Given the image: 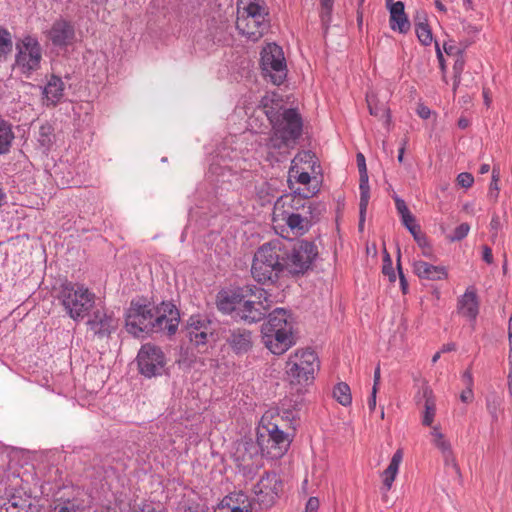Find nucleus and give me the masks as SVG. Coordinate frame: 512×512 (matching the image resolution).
<instances>
[{
	"label": "nucleus",
	"instance_id": "nucleus-1",
	"mask_svg": "<svg viewBox=\"0 0 512 512\" xmlns=\"http://www.w3.org/2000/svg\"><path fill=\"white\" fill-rule=\"evenodd\" d=\"M277 411H266L260 420V426L257 432V443L246 442L244 444L245 453L243 462L251 460L252 463L240 464L249 471L256 470L262 466V457L269 459H280L288 451L292 438L284 432L282 425L273 422Z\"/></svg>",
	"mask_w": 512,
	"mask_h": 512
},
{
	"label": "nucleus",
	"instance_id": "nucleus-2",
	"mask_svg": "<svg viewBox=\"0 0 512 512\" xmlns=\"http://www.w3.org/2000/svg\"><path fill=\"white\" fill-rule=\"evenodd\" d=\"M273 96L263 97L261 103L264 113L269 119L273 134L270 137L267 147L274 150H287L291 144L295 143L302 132V119L295 109H285L283 111L274 108H268V102L273 101Z\"/></svg>",
	"mask_w": 512,
	"mask_h": 512
},
{
	"label": "nucleus",
	"instance_id": "nucleus-3",
	"mask_svg": "<svg viewBox=\"0 0 512 512\" xmlns=\"http://www.w3.org/2000/svg\"><path fill=\"white\" fill-rule=\"evenodd\" d=\"M262 342L274 355H282L296 344L294 319L284 308L269 313L261 327Z\"/></svg>",
	"mask_w": 512,
	"mask_h": 512
},
{
	"label": "nucleus",
	"instance_id": "nucleus-4",
	"mask_svg": "<svg viewBox=\"0 0 512 512\" xmlns=\"http://www.w3.org/2000/svg\"><path fill=\"white\" fill-rule=\"evenodd\" d=\"M282 240L275 239L261 245L255 252L251 266L253 278L262 284L274 283L284 274Z\"/></svg>",
	"mask_w": 512,
	"mask_h": 512
},
{
	"label": "nucleus",
	"instance_id": "nucleus-5",
	"mask_svg": "<svg viewBox=\"0 0 512 512\" xmlns=\"http://www.w3.org/2000/svg\"><path fill=\"white\" fill-rule=\"evenodd\" d=\"M236 28L251 41H258L269 29L264 0H238Z\"/></svg>",
	"mask_w": 512,
	"mask_h": 512
},
{
	"label": "nucleus",
	"instance_id": "nucleus-6",
	"mask_svg": "<svg viewBox=\"0 0 512 512\" xmlns=\"http://www.w3.org/2000/svg\"><path fill=\"white\" fill-rule=\"evenodd\" d=\"M282 265L284 274L300 277L312 269L318 256L317 246L313 242L282 240Z\"/></svg>",
	"mask_w": 512,
	"mask_h": 512
},
{
	"label": "nucleus",
	"instance_id": "nucleus-7",
	"mask_svg": "<svg viewBox=\"0 0 512 512\" xmlns=\"http://www.w3.org/2000/svg\"><path fill=\"white\" fill-rule=\"evenodd\" d=\"M320 361L315 351L297 349L292 352L285 364V374L291 385L305 387L314 382Z\"/></svg>",
	"mask_w": 512,
	"mask_h": 512
},
{
	"label": "nucleus",
	"instance_id": "nucleus-8",
	"mask_svg": "<svg viewBox=\"0 0 512 512\" xmlns=\"http://www.w3.org/2000/svg\"><path fill=\"white\" fill-rule=\"evenodd\" d=\"M58 299L69 317L79 321L94 307L96 295L83 284L65 282L61 285Z\"/></svg>",
	"mask_w": 512,
	"mask_h": 512
},
{
	"label": "nucleus",
	"instance_id": "nucleus-9",
	"mask_svg": "<svg viewBox=\"0 0 512 512\" xmlns=\"http://www.w3.org/2000/svg\"><path fill=\"white\" fill-rule=\"evenodd\" d=\"M14 70L29 78L35 71L40 69L42 61V48L37 38L25 35L18 39L15 44Z\"/></svg>",
	"mask_w": 512,
	"mask_h": 512
},
{
	"label": "nucleus",
	"instance_id": "nucleus-10",
	"mask_svg": "<svg viewBox=\"0 0 512 512\" xmlns=\"http://www.w3.org/2000/svg\"><path fill=\"white\" fill-rule=\"evenodd\" d=\"M154 308L151 303L131 301L125 314V328L134 337L140 338L154 331Z\"/></svg>",
	"mask_w": 512,
	"mask_h": 512
},
{
	"label": "nucleus",
	"instance_id": "nucleus-11",
	"mask_svg": "<svg viewBox=\"0 0 512 512\" xmlns=\"http://www.w3.org/2000/svg\"><path fill=\"white\" fill-rule=\"evenodd\" d=\"M297 201L296 196L287 195L280 197L274 205V219H280L286 223L291 232L296 236H302L309 231L312 226L311 220L296 212L297 206L293 202Z\"/></svg>",
	"mask_w": 512,
	"mask_h": 512
},
{
	"label": "nucleus",
	"instance_id": "nucleus-12",
	"mask_svg": "<svg viewBox=\"0 0 512 512\" xmlns=\"http://www.w3.org/2000/svg\"><path fill=\"white\" fill-rule=\"evenodd\" d=\"M261 68L264 76L275 85H280L287 76V65L283 50L275 43L267 44L261 52Z\"/></svg>",
	"mask_w": 512,
	"mask_h": 512
},
{
	"label": "nucleus",
	"instance_id": "nucleus-13",
	"mask_svg": "<svg viewBox=\"0 0 512 512\" xmlns=\"http://www.w3.org/2000/svg\"><path fill=\"white\" fill-rule=\"evenodd\" d=\"M137 362L140 373L147 377H155L163 374L166 366V357L160 347L147 343L142 345Z\"/></svg>",
	"mask_w": 512,
	"mask_h": 512
},
{
	"label": "nucleus",
	"instance_id": "nucleus-14",
	"mask_svg": "<svg viewBox=\"0 0 512 512\" xmlns=\"http://www.w3.org/2000/svg\"><path fill=\"white\" fill-rule=\"evenodd\" d=\"M154 331L174 335L180 322L178 309L171 302H162L154 308Z\"/></svg>",
	"mask_w": 512,
	"mask_h": 512
},
{
	"label": "nucleus",
	"instance_id": "nucleus-15",
	"mask_svg": "<svg viewBox=\"0 0 512 512\" xmlns=\"http://www.w3.org/2000/svg\"><path fill=\"white\" fill-rule=\"evenodd\" d=\"M282 488V480L276 473H266L254 486L257 502L265 508L271 507L278 499Z\"/></svg>",
	"mask_w": 512,
	"mask_h": 512
},
{
	"label": "nucleus",
	"instance_id": "nucleus-16",
	"mask_svg": "<svg viewBox=\"0 0 512 512\" xmlns=\"http://www.w3.org/2000/svg\"><path fill=\"white\" fill-rule=\"evenodd\" d=\"M0 512H39L30 498L14 488H0Z\"/></svg>",
	"mask_w": 512,
	"mask_h": 512
},
{
	"label": "nucleus",
	"instance_id": "nucleus-17",
	"mask_svg": "<svg viewBox=\"0 0 512 512\" xmlns=\"http://www.w3.org/2000/svg\"><path fill=\"white\" fill-rule=\"evenodd\" d=\"M185 334L193 345H205L214 334L212 321L206 315H192L185 326Z\"/></svg>",
	"mask_w": 512,
	"mask_h": 512
},
{
	"label": "nucleus",
	"instance_id": "nucleus-18",
	"mask_svg": "<svg viewBox=\"0 0 512 512\" xmlns=\"http://www.w3.org/2000/svg\"><path fill=\"white\" fill-rule=\"evenodd\" d=\"M311 170L305 167L291 165L288 172V182L290 185L293 181L307 186L303 191L295 190L292 196L297 197V202L314 196L319 191L318 180L310 175ZM292 189V187L290 186Z\"/></svg>",
	"mask_w": 512,
	"mask_h": 512
},
{
	"label": "nucleus",
	"instance_id": "nucleus-19",
	"mask_svg": "<svg viewBox=\"0 0 512 512\" xmlns=\"http://www.w3.org/2000/svg\"><path fill=\"white\" fill-rule=\"evenodd\" d=\"M262 297L264 298V302L245 300L243 296H241V304H239L235 316L249 323L260 321L266 314L267 310L270 308L267 292L263 289H260L258 298Z\"/></svg>",
	"mask_w": 512,
	"mask_h": 512
},
{
	"label": "nucleus",
	"instance_id": "nucleus-20",
	"mask_svg": "<svg viewBox=\"0 0 512 512\" xmlns=\"http://www.w3.org/2000/svg\"><path fill=\"white\" fill-rule=\"evenodd\" d=\"M89 330L98 337L110 335L119 326V320L112 311L96 309L87 321Z\"/></svg>",
	"mask_w": 512,
	"mask_h": 512
},
{
	"label": "nucleus",
	"instance_id": "nucleus-21",
	"mask_svg": "<svg viewBox=\"0 0 512 512\" xmlns=\"http://www.w3.org/2000/svg\"><path fill=\"white\" fill-rule=\"evenodd\" d=\"M412 269L420 279L429 281L446 280L449 276L448 270L443 265H434L421 259L412 262Z\"/></svg>",
	"mask_w": 512,
	"mask_h": 512
},
{
	"label": "nucleus",
	"instance_id": "nucleus-22",
	"mask_svg": "<svg viewBox=\"0 0 512 512\" xmlns=\"http://www.w3.org/2000/svg\"><path fill=\"white\" fill-rule=\"evenodd\" d=\"M458 313L467 320L474 322L479 313V301L474 287H468L457 301Z\"/></svg>",
	"mask_w": 512,
	"mask_h": 512
},
{
	"label": "nucleus",
	"instance_id": "nucleus-23",
	"mask_svg": "<svg viewBox=\"0 0 512 512\" xmlns=\"http://www.w3.org/2000/svg\"><path fill=\"white\" fill-rule=\"evenodd\" d=\"M387 8L390 13V28L393 31H397L401 34H406L410 29V22L404 11V3L402 1H396L395 4L387 6Z\"/></svg>",
	"mask_w": 512,
	"mask_h": 512
},
{
	"label": "nucleus",
	"instance_id": "nucleus-24",
	"mask_svg": "<svg viewBox=\"0 0 512 512\" xmlns=\"http://www.w3.org/2000/svg\"><path fill=\"white\" fill-rule=\"evenodd\" d=\"M65 84L58 76H51L45 86L42 88L44 103L49 106L57 105L64 96Z\"/></svg>",
	"mask_w": 512,
	"mask_h": 512
},
{
	"label": "nucleus",
	"instance_id": "nucleus-25",
	"mask_svg": "<svg viewBox=\"0 0 512 512\" xmlns=\"http://www.w3.org/2000/svg\"><path fill=\"white\" fill-rule=\"evenodd\" d=\"M227 343L236 354L247 353L253 345L252 334L245 329H235L230 332Z\"/></svg>",
	"mask_w": 512,
	"mask_h": 512
},
{
	"label": "nucleus",
	"instance_id": "nucleus-26",
	"mask_svg": "<svg viewBox=\"0 0 512 512\" xmlns=\"http://www.w3.org/2000/svg\"><path fill=\"white\" fill-rule=\"evenodd\" d=\"M74 37L73 27L66 21H56L49 31V38L54 45L63 46L71 42Z\"/></svg>",
	"mask_w": 512,
	"mask_h": 512
},
{
	"label": "nucleus",
	"instance_id": "nucleus-27",
	"mask_svg": "<svg viewBox=\"0 0 512 512\" xmlns=\"http://www.w3.org/2000/svg\"><path fill=\"white\" fill-rule=\"evenodd\" d=\"M35 138L38 149L43 154H48L53 149L56 141L54 128L49 123L41 124Z\"/></svg>",
	"mask_w": 512,
	"mask_h": 512
},
{
	"label": "nucleus",
	"instance_id": "nucleus-28",
	"mask_svg": "<svg viewBox=\"0 0 512 512\" xmlns=\"http://www.w3.org/2000/svg\"><path fill=\"white\" fill-rule=\"evenodd\" d=\"M356 160L360 174L359 190L360 194H362V210H364L370 199L369 177L364 155L362 153H358Z\"/></svg>",
	"mask_w": 512,
	"mask_h": 512
},
{
	"label": "nucleus",
	"instance_id": "nucleus-29",
	"mask_svg": "<svg viewBox=\"0 0 512 512\" xmlns=\"http://www.w3.org/2000/svg\"><path fill=\"white\" fill-rule=\"evenodd\" d=\"M402 459L403 452L399 449L393 454L388 467L382 473L383 486L387 491L392 488L393 482L399 472Z\"/></svg>",
	"mask_w": 512,
	"mask_h": 512
},
{
	"label": "nucleus",
	"instance_id": "nucleus-30",
	"mask_svg": "<svg viewBox=\"0 0 512 512\" xmlns=\"http://www.w3.org/2000/svg\"><path fill=\"white\" fill-rule=\"evenodd\" d=\"M241 304V295L237 293L220 292L217 296V307L225 314L236 313Z\"/></svg>",
	"mask_w": 512,
	"mask_h": 512
},
{
	"label": "nucleus",
	"instance_id": "nucleus-31",
	"mask_svg": "<svg viewBox=\"0 0 512 512\" xmlns=\"http://www.w3.org/2000/svg\"><path fill=\"white\" fill-rule=\"evenodd\" d=\"M429 435L431 444L439 450L442 456L453 451L450 440L442 433L440 426H433Z\"/></svg>",
	"mask_w": 512,
	"mask_h": 512
},
{
	"label": "nucleus",
	"instance_id": "nucleus-32",
	"mask_svg": "<svg viewBox=\"0 0 512 512\" xmlns=\"http://www.w3.org/2000/svg\"><path fill=\"white\" fill-rule=\"evenodd\" d=\"M15 134L12 125L5 120H0V155L10 152Z\"/></svg>",
	"mask_w": 512,
	"mask_h": 512
},
{
	"label": "nucleus",
	"instance_id": "nucleus-33",
	"mask_svg": "<svg viewBox=\"0 0 512 512\" xmlns=\"http://www.w3.org/2000/svg\"><path fill=\"white\" fill-rule=\"evenodd\" d=\"M366 101L368 105V109L371 115L383 118L385 120V124L388 126L391 121V116L389 109L385 104H379L374 93H368L366 95Z\"/></svg>",
	"mask_w": 512,
	"mask_h": 512
},
{
	"label": "nucleus",
	"instance_id": "nucleus-34",
	"mask_svg": "<svg viewBox=\"0 0 512 512\" xmlns=\"http://www.w3.org/2000/svg\"><path fill=\"white\" fill-rule=\"evenodd\" d=\"M219 503L227 505L229 507L238 506L242 510H251V501L249 497L241 491L232 492L226 495Z\"/></svg>",
	"mask_w": 512,
	"mask_h": 512
},
{
	"label": "nucleus",
	"instance_id": "nucleus-35",
	"mask_svg": "<svg viewBox=\"0 0 512 512\" xmlns=\"http://www.w3.org/2000/svg\"><path fill=\"white\" fill-rule=\"evenodd\" d=\"M268 411H277L275 413L273 422H278L283 426L292 424L297 417L298 412L295 408H285V403L283 402L280 407L277 408H271Z\"/></svg>",
	"mask_w": 512,
	"mask_h": 512
},
{
	"label": "nucleus",
	"instance_id": "nucleus-36",
	"mask_svg": "<svg viewBox=\"0 0 512 512\" xmlns=\"http://www.w3.org/2000/svg\"><path fill=\"white\" fill-rule=\"evenodd\" d=\"M333 398L342 406L348 407L352 403L350 387L345 382L337 383L332 391Z\"/></svg>",
	"mask_w": 512,
	"mask_h": 512
},
{
	"label": "nucleus",
	"instance_id": "nucleus-37",
	"mask_svg": "<svg viewBox=\"0 0 512 512\" xmlns=\"http://www.w3.org/2000/svg\"><path fill=\"white\" fill-rule=\"evenodd\" d=\"M425 405H424V411L422 414V424L424 426L433 427L432 424L434 422V418L436 415V404L434 398L431 396V392L425 391Z\"/></svg>",
	"mask_w": 512,
	"mask_h": 512
},
{
	"label": "nucleus",
	"instance_id": "nucleus-38",
	"mask_svg": "<svg viewBox=\"0 0 512 512\" xmlns=\"http://www.w3.org/2000/svg\"><path fill=\"white\" fill-rule=\"evenodd\" d=\"M291 165L305 167L314 173L317 166L315 154L311 151H301L294 157Z\"/></svg>",
	"mask_w": 512,
	"mask_h": 512
},
{
	"label": "nucleus",
	"instance_id": "nucleus-39",
	"mask_svg": "<svg viewBox=\"0 0 512 512\" xmlns=\"http://www.w3.org/2000/svg\"><path fill=\"white\" fill-rule=\"evenodd\" d=\"M415 33L419 42L424 46H429L433 42V34L427 23L419 22L415 24Z\"/></svg>",
	"mask_w": 512,
	"mask_h": 512
},
{
	"label": "nucleus",
	"instance_id": "nucleus-40",
	"mask_svg": "<svg viewBox=\"0 0 512 512\" xmlns=\"http://www.w3.org/2000/svg\"><path fill=\"white\" fill-rule=\"evenodd\" d=\"M12 50V37L9 31L0 27V58Z\"/></svg>",
	"mask_w": 512,
	"mask_h": 512
},
{
	"label": "nucleus",
	"instance_id": "nucleus-41",
	"mask_svg": "<svg viewBox=\"0 0 512 512\" xmlns=\"http://www.w3.org/2000/svg\"><path fill=\"white\" fill-rule=\"evenodd\" d=\"M321 12L320 17L324 25H328L331 21L334 0H320Z\"/></svg>",
	"mask_w": 512,
	"mask_h": 512
},
{
	"label": "nucleus",
	"instance_id": "nucleus-42",
	"mask_svg": "<svg viewBox=\"0 0 512 512\" xmlns=\"http://www.w3.org/2000/svg\"><path fill=\"white\" fill-rule=\"evenodd\" d=\"M415 242L422 249V255L428 258L433 257V249L430 242L424 233L414 237Z\"/></svg>",
	"mask_w": 512,
	"mask_h": 512
},
{
	"label": "nucleus",
	"instance_id": "nucleus-43",
	"mask_svg": "<svg viewBox=\"0 0 512 512\" xmlns=\"http://www.w3.org/2000/svg\"><path fill=\"white\" fill-rule=\"evenodd\" d=\"M465 66V60L463 58V55H458L457 59L454 62L453 65V72H454V90L458 87L461 81V74L464 70Z\"/></svg>",
	"mask_w": 512,
	"mask_h": 512
},
{
	"label": "nucleus",
	"instance_id": "nucleus-44",
	"mask_svg": "<svg viewBox=\"0 0 512 512\" xmlns=\"http://www.w3.org/2000/svg\"><path fill=\"white\" fill-rule=\"evenodd\" d=\"M469 231L470 225L468 223H462L454 229L453 233L448 236V239L451 242L461 241L468 235Z\"/></svg>",
	"mask_w": 512,
	"mask_h": 512
},
{
	"label": "nucleus",
	"instance_id": "nucleus-45",
	"mask_svg": "<svg viewBox=\"0 0 512 512\" xmlns=\"http://www.w3.org/2000/svg\"><path fill=\"white\" fill-rule=\"evenodd\" d=\"M401 222L406 227V229L411 233L413 238L415 237V235L418 236L422 233L420 225L417 223L413 215H410L408 218L401 220Z\"/></svg>",
	"mask_w": 512,
	"mask_h": 512
},
{
	"label": "nucleus",
	"instance_id": "nucleus-46",
	"mask_svg": "<svg viewBox=\"0 0 512 512\" xmlns=\"http://www.w3.org/2000/svg\"><path fill=\"white\" fill-rule=\"evenodd\" d=\"M487 410L494 420L498 418V410L501 406V399L497 396L488 398L486 401Z\"/></svg>",
	"mask_w": 512,
	"mask_h": 512
},
{
	"label": "nucleus",
	"instance_id": "nucleus-47",
	"mask_svg": "<svg viewBox=\"0 0 512 512\" xmlns=\"http://www.w3.org/2000/svg\"><path fill=\"white\" fill-rule=\"evenodd\" d=\"M394 200H395V206H396L397 212L400 215L401 220L408 218L410 215H412V213L408 209V207L403 199H401L398 196H395Z\"/></svg>",
	"mask_w": 512,
	"mask_h": 512
},
{
	"label": "nucleus",
	"instance_id": "nucleus-48",
	"mask_svg": "<svg viewBox=\"0 0 512 512\" xmlns=\"http://www.w3.org/2000/svg\"><path fill=\"white\" fill-rule=\"evenodd\" d=\"M443 458V461H444V465L447 467V468H451L453 469V471L458 475L460 476V468L457 464V461H456V458H455V455H454V452H450L444 456H442Z\"/></svg>",
	"mask_w": 512,
	"mask_h": 512
},
{
	"label": "nucleus",
	"instance_id": "nucleus-49",
	"mask_svg": "<svg viewBox=\"0 0 512 512\" xmlns=\"http://www.w3.org/2000/svg\"><path fill=\"white\" fill-rule=\"evenodd\" d=\"M474 183V177L471 173L462 172L457 176V184L463 188H470Z\"/></svg>",
	"mask_w": 512,
	"mask_h": 512
},
{
	"label": "nucleus",
	"instance_id": "nucleus-50",
	"mask_svg": "<svg viewBox=\"0 0 512 512\" xmlns=\"http://www.w3.org/2000/svg\"><path fill=\"white\" fill-rule=\"evenodd\" d=\"M498 194H499L498 175L496 174V171L493 170L492 181L490 183V188H489V196L493 199H497Z\"/></svg>",
	"mask_w": 512,
	"mask_h": 512
},
{
	"label": "nucleus",
	"instance_id": "nucleus-51",
	"mask_svg": "<svg viewBox=\"0 0 512 512\" xmlns=\"http://www.w3.org/2000/svg\"><path fill=\"white\" fill-rule=\"evenodd\" d=\"M50 512H76V510L70 502H63L56 504Z\"/></svg>",
	"mask_w": 512,
	"mask_h": 512
},
{
	"label": "nucleus",
	"instance_id": "nucleus-52",
	"mask_svg": "<svg viewBox=\"0 0 512 512\" xmlns=\"http://www.w3.org/2000/svg\"><path fill=\"white\" fill-rule=\"evenodd\" d=\"M489 226H490L491 236L494 239L497 236L498 231L501 229V221H500L499 216L494 215L490 221Z\"/></svg>",
	"mask_w": 512,
	"mask_h": 512
},
{
	"label": "nucleus",
	"instance_id": "nucleus-53",
	"mask_svg": "<svg viewBox=\"0 0 512 512\" xmlns=\"http://www.w3.org/2000/svg\"><path fill=\"white\" fill-rule=\"evenodd\" d=\"M435 50H436L437 59L439 61L440 69L443 72V79H444V81H446V77H445V72H446L445 60H444L443 53H442V51L440 49V46H439L437 41H435Z\"/></svg>",
	"mask_w": 512,
	"mask_h": 512
},
{
	"label": "nucleus",
	"instance_id": "nucleus-54",
	"mask_svg": "<svg viewBox=\"0 0 512 512\" xmlns=\"http://www.w3.org/2000/svg\"><path fill=\"white\" fill-rule=\"evenodd\" d=\"M443 49L447 55H460L462 51L454 45L453 41H447L443 44Z\"/></svg>",
	"mask_w": 512,
	"mask_h": 512
},
{
	"label": "nucleus",
	"instance_id": "nucleus-55",
	"mask_svg": "<svg viewBox=\"0 0 512 512\" xmlns=\"http://www.w3.org/2000/svg\"><path fill=\"white\" fill-rule=\"evenodd\" d=\"M215 512H252V511L250 509L242 510L238 506L229 507L227 505L218 503V505L215 509Z\"/></svg>",
	"mask_w": 512,
	"mask_h": 512
},
{
	"label": "nucleus",
	"instance_id": "nucleus-56",
	"mask_svg": "<svg viewBox=\"0 0 512 512\" xmlns=\"http://www.w3.org/2000/svg\"><path fill=\"white\" fill-rule=\"evenodd\" d=\"M319 506V499L317 497H310L306 503L305 512H318Z\"/></svg>",
	"mask_w": 512,
	"mask_h": 512
},
{
	"label": "nucleus",
	"instance_id": "nucleus-57",
	"mask_svg": "<svg viewBox=\"0 0 512 512\" xmlns=\"http://www.w3.org/2000/svg\"><path fill=\"white\" fill-rule=\"evenodd\" d=\"M474 398V394H473V389L472 388H469V387H466L462 393L460 394V399L462 402L464 403H469L473 400Z\"/></svg>",
	"mask_w": 512,
	"mask_h": 512
},
{
	"label": "nucleus",
	"instance_id": "nucleus-58",
	"mask_svg": "<svg viewBox=\"0 0 512 512\" xmlns=\"http://www.w3.org/2000/svg\"><path fill=\"white\" fill-rule=\"evenodd\" d=\"M417 114L422 119H428L431 115V110L424 104H419L417 107Z\"/></svg>",
	"mask_w": 512,
	"mask_h": 512
},
{
	"label": "nucleus",
	"instance_id": "nucleus-59",
	"mask_svg": "<svg viewBox=\"0 0 512 512\" xmlns=\"http://www.w3.org/2000/svg\"><path fill=\"white\" fill-rule=\"evenodd\" d=\"M462 381L464 382V384L466 385V387H469V388H472V389H473L474 381H473L472 372H471L470 370H466V371L462 374Z\"/></svg>",
	"mask_w": 512,
	"mask_h": 512
},
{
	"label": "nucleus",
	"instance_id": "nucleus-60",
	"mask_svg": "<svg viewBox=\"0 0 512 512\" xmlns=\"http://www.w3.org/2000/svg\"><path fill=\"white\" fill-rule=\"evenodd\" d=\"M482 259L487 264H492L493 263L492 250L488 246H483Z\"/></svg>",
	"mask_w": 512,
	"mask_h": 512
},
{
	"label": "nucleus",
	"instance_id": "nucleus-61",
	"mask_svg": "<svg viewBox=\"0 0 512 512\" xmlns=\"http://www.w3.org/2000/svg\"><path fill=\"white\" fill-rule=\"evenodd\" d=\"M376 388H372L371 395L368 399V408L370 412H373L376 409V395H377Z\"/></svg>",
	"mask_w": 512,
	"mask_h": 512
},
{
	"label": "nucleus",
	"instance_id": "nucleus-62",
	"mask_svg": "<svg viewBox=\"0 0 512 512\" xmlns=\"http://www.w3.org/2000/svg\"><path fill=\"white\" fill-rule=\"evenodd\" d=\"M368 204L365 206V209L362 210V194H360V203H359V212H360V219H359V229L362 230L364 227L365 222V214L367 210Z\"/></svg>",
	"mask_w": 512,
	"mask_h": 512
},
{
	"label": "nucleus",
	"instance_id": "nucleus-63",
	"mask_svg": "<svg viewBox=\"0 0 512 512\" xmlns=\"http://www.w3.org/2000/svg\"><path fill=\"white\" fill-rule=\"evenodd\" d=\"M185 512H207V508L204 505L195 504L188 506Z\"/></svg>",
	"mask_w": 512,
	"mask_h": 512
},
{
	"label": "nucleus",
	"instance_id": "nucleus-64",
	"mask_svg": "<svg viewBox=\"0 0 512 512\" xmlns=\"http://www.w3.org/2000/svg\"><path fill=\"white\" fill-rule=\"evenodd\" d=\"M379 383H380V366L378 365L374 371V379H373V387L372 388H376V390H378Z\"/></svg>",
	"mask_w": 512,
	"mask_h": 512
}]
</instances>
